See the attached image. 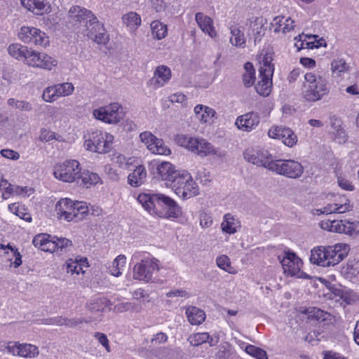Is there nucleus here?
<instances>
[{
    "instance_id": "obj_42",
    "label": "nucleus",
    "mask_w": 359,
    "mask_h": 359,
    "mask_svg": "<svg viewBox=\"0 0 359 359\" xmlns=\"http://www.w3.org/2000/svg\"><path fill=\"white\" fill-rule=\"evenodd\" d=\"M54 238L55 240L52 241L53 245H51V251H65L69 246L72 245V241L67 238L57 237H54Z\"/></svg>"
},
{
    "instance_id": "obj_37",
    "label": "nucleus",
    "mask_w": 359,
    "mask_h": 359,
    "mask_svg": "<svg viewBox=\"0 0 359 359\" xmlns=\"http://www.w3.org/2000/svg\"><path fill=\"white\" fill-rule=\"evenodd\" d=\"M111 305V302L106 297H99L93 299L89 303H87L86 307L90 311H103L105 307Z\"/></svg>"
},
{
    "instance_id": "obj_6",
    "label": "nucleus",
    "mask_w": 359,
    "mask_h": 359,
    "mask_svg": "<svg viewBox=\"0 0 359 359\" xmlns=\"http://www.w3.org/2000/svg\"><path fill=\"white\" fill-rule=\"evenodd\" d=\"M113 140L112 135L96 130L89 135L88 139L84 142V146L90 151L105 154L110 150Z\"/></svg>"
},
{
    "instance_id": "obj_52",
    "label": "nucleus",
    "mask_w": 359,
    "mask_h": 359,
    "mask_svg": "<svg viewBox=\"0 0 359 359\" xmlns=\"http://www.w3.org/2000/svg\"><path fill=\"white\" fill-rule=\"evenodd\" d=\"M39 140L43 142H49L52 140H58L57 134L48 129L43 128L41 130Z\"/></svg>"
},
{
    "instance_id": "obj_28",
    "label": "nucleus",
    "mask_w": 359,
    "mask_h": 359,
    "mask_svg": "<svg viewBox=\"0 0 359 359\" xmlns=\"http://www.w3.org/2000/svg\"><path fill=\"white\" fill-rule=\"evenodd\" d=\"M230 33L232 36L230 39V43L236 47H245L246 39L243 32V27L241 26L231 25L229 27Z\"/></svg>"
},
{
    "instance_id": "obj_8",
    "label": "nucleus",
    "mask_w": 359,
    "mask_h": 359,
    "mask_svg": "<svg viewBox=\"0 0 359 359\" xmlns=\"http://www.w3.org/2000/svg\"><path fill=\"white\" fill-rule=\"evenodd\" d=\"M270 170L290 178H299L304 172L302 164L294 160L277 159L271 164Z\"/></svg>"
},
{
    "instance_id": "obj_15",
    "label": "nucleus",
    "mask_w": 359,
    "mask_h": 359,
    "mask_svg": "<svg viewBox=\"0 0 359 359\" xmlns=\"http://www.w3.org/2000/svg\"><path fill=\"white\" fill-rule=\"evenodd\" d=\"M25 61L29 66L51 69L57 65V61L45 53L29 50Z\"/></svg>"
},
{
    "instance_id": "obj_36",
    "label": "nucleus",
    "mask_w": 359,
    "mask_h": 359,
    "mask_svg": "<svg viewBox=\"0 0 359 359\" xmlns=\"http://www.w3.org/2000/svg\"><path fill=\"white\" fill-rule=\"evenodd\" d=\"M8 53L17 60H25L27 54H29V48L27 46L18 43H13L8 48Z\"/></svg>"
},
{
    "instance_id": "obj_23",
    "label": "nucleus",
    "mask_w": 359,
    "mask_h": 359,
    "mask_svg": "<svg viewBox=\"0 0 359 359\" xmlns=\"http://www.w3.org/2000/svg\"><path fill=\"white\" fill-rule=\"evenodd\" d=\"M260 81L255 86V90L258 94L264 97H267L271 91L272 88V76L271 70L268 69L266 74H260Z\"/></svg>"
},
{
    "instance_id": "obj_30",
    "label": "nucleus",
    "mask_w": 359,
    "mask_h": 359,
    "mask_svg": "<svg viewBox=\"0 0 359 359\" xmlns=\"http://www.w3.org/2000/svg\"><path fill=\"white\" fill-rule=\"evenodd\" d=\"M186 315L188 321L191 325H200L205 319V312L203 310L193 306H189L186 309Z\"/></svg>"
},
{
    "instance_id": "obj_35",
    "label": "nucleus",
    "mask_w": 359,
    "mask_h": 359,
    "mask_svg": "<svg viewBox=\"0 0 359 359\" xmlns=\"http://www.w3.org/2000/svg\"><path fill=\"white\" fill-rule=\"evenodd\" d=\"M75 208L72 214V220L78 222L83 219V218L88 215L89 212L88 207L86 203L83 201H75Z\"/></svg>"
},
{
    "instance_id": "obj_60",
    "label": "nucleus",
    "mask_w": 359,
    "mask_h": 359,
    "mask_svg": "<svg viewBox=\"0 0 359 359\" xmlns=\"http://www.w3.org/2000/svg\"><path fill=\"white\" fill-rule=\"evenodd\" d=\"M8 352L12 353L14 355H20V344L17 345L16 344L9 342L5 347Z\"/></svg>"
},
{
    "instance_id": "obj_16",
    "label": "nucleus",
    "mask_w": 359,
    "mask_h": 359,
    "mask_svg": "<svg viewBox=\"0 0 359 359\" xmlns=\"http://www.w3.org/2000/svg\"><path fill=\"white\" fill-rule=\"evenodd\" d=\"M268 135L270 137L281 140L287 147H292L297 142V137L289 128L275 126L269 129Z\"/></svg>"
},
{
    "instance_id": "obj_24",
    "label": "nucleus",
    "mask_w": 359,
    "mask_h": 359,
    "mask_svg": "<svg viewBox=\"0 0 359 359\" xmlns=\"http://www.w3.org/2000/svg\"><path fill=\"white\" fill-rule=\"evenodd\" d=\"M294 21L290 18H285L284 16H276L273 19L271 26L274 32L282 31L283 33H287L294 29Z\"/></svg>"
},
{
    "instance_id": "obj_61",
    "label": "nucleus",
    "mask_w": 359,
    "mask_h": 359,
    "mask_svg": "<svg viewBox=\"0 0 359 359\" xmlns=\"http://www.w3.org/2000/svg\"><path fill=\"white\" fill-rule=\"evenodd\" d=\"M187 97L181 93H177L170 96L169 100L172 103H183L186 101Z\"/></svg>"
},
{
    "instance_id": "obj_49",
    "label": "nucleus",
    "mask_w": 359,
    "mask_h": 359,
    "mask_svg": "<svg viewBox=\"0 0 359 359\" xmlns=\"http://www.w3.org/2000/svg\"><path fill=\"white\" fill-rule=\"evenodd\" d=\"M344 233L348 235L357 234L359 233V222H351L345 220Z\"/></svg>"
},
{
    "instance_id": "obj_46",
    "label": "nucleus",
    "mask_w": 359,
    "mask_h": 359,
    "mask_svg": "<svg viewBox=\"0 0 359 359\" xmlns=\"http://www.w3.org/2000/svg\"><path fill=\"white\" fill-rule=\"evenodd\" d=\"M140 137L141 139V141L146 144L149 150V148L153 146L154 143L157 139V137H156L150 132L147 131L140 133Z\"/></svg>"
},
{
    "instance_id": "obj_11",
    "label": "nucleus",
    "mask_w": 359,
    "mask_h": 359,
    "mask_svg": "<svg viewBox=\"0 0 359 359\" xmlns=\"http://www.w3.org/2000/svg\"><path fill=\"white\" fill-rule=\"evenodd\" d=\"M188 145L189 151L194 152L201 157L212 155L222 158L225 156V151L215 148L210 142L203 138L191 140Z\"/></svg>"
},
{
    "instance_id": "obj_5",
    "label": "nucleus",
    "mask_w": 359,
    "mask_h": 359,
    "mask_svg": "<svg viewBox=\"0 0 359 359\" xmlns=\"http://www.w3.org/2000/svg\"><path fill=\"white\" fill-rule=\"evenodd\" d=\"M170 188L177 195L184 200L199 194L198 184L194 181L191 174L184 170L181 171L180 175H179L175 181L171 184Z\"/></svg>"
},
{
    "instance_id": "obj_64",
    "label": "nucleus",
    "mask_w": 359,
    "mask_h": 359,
    "mask_svg": "<svg viewBox=\"0 0 359 359\" xmlns=\"http://www.w3.org/2000/svg\"><path fill=\"white\" fill-rule=\"evenodd\" d=\"M330 126H331L332 128L334 131L337 130L338 129L341 128V119L339 118L337 116H331L330 118Z\"/></svg>"
},
{
    "instance_id": "obj_29",
    "label": "nucleus",
    "mask_w": 359,
    "mask_h": 359,
    "mask_svg": "<svg viewBox=\"0 0 359 359\" xmlns=\"http://www.w3.org/2000/svg\"><path fill=\"white\" fill-rule=\"evenodd\" d=\"M147 177V171L143 165L137 166L128 177V184L132 187H140Z\"/></svg>"
},
{
    "instance_id": "obj_45",
    "label": "nucleus",
    "mask_w": 359,
    "mask_h": 359,
    "mask_svg": "<svg viewBox=\"0 0 359 359\" xmlns=\"http://www.w3.org/2000/svg\"><path fill=\"white\" fill-rule=\"evenodd\" d=\"M331 69L332 72L340 74L347 71L348 69V65L343 59L334 60L331 64Z\"/></svg>"
},
{
    "instance_id": "obj_13",
    "label": "nucleus",
    "mask_w": 359,
    "mask_h": 359,
    "mask_svg": "<svg viewBox=\"0 0 359 359\" xmlns=\"http://www.w3.org/2000/svg\"><path fill=\"white\" fill-rule=\"evenodd\" d=\"M74 87L72 83H57L45 88L42 97L47 102H53L60 97H65L73 93Z\"/></svg>"
},
{
    "instance_id": "obj_51",
    "label": "nucleus",
    "mask_w": 359,
    "mask_h": 359,
    "mask_svg": "<svg viewBox=\"0 0 359 359\" xmlns=\"http://www.w3.org/2000/svg\"><path fill=\"white\" fill-rule=\"evenodd\" d=\"M94 337L107 352L109 353L111 351L109 339L105 334L97 332L94 334Z\"/></svg>"
},
{
    "instance_id": "obj_21",
    "label": "nucleus",
    "mask_w": 359,
    "mask_h": 359,
    "mask_svg": "<svg viewBox=\"0 0 359 359\" xmlns=\"http://www.w3.org/2000/svg\"><path fill=\"white\" fill-rule=\"evenodd\" d=\"M171 77L170 69L164 65L158 66L155 72L153 78L150 80V84L155 88L163 86Z\"/></svg>"
},
{
    "instance_id": "obj_57",
    "label": "nucleus",
    "mask_w": 359,
    "mask_h": 359,
    "mask_svg": "<svg viewBox=\"0 0 359 359\" xmlns=\"http://www.w3.org/2000/svg\"><path fill=\"white\" fill-rule=\"evenodd\" d=\"M167 340L168 336L166 334L163 332H158L156 334L154 335L151 339V343L153 344L158 345L166 342Z\"/></svg>"
},
{
    "instance_id": "obj_47",
    "label": "nucleus",
    "mask_w": 359,
    "mask_h": 359,
    "mask_svg": "<svg viewBox=\"0 0 359 359\" xmlns=\"http://www.w3.org/2000/svg\"><path fill=\"white\" fill-rule=\"evenodd\" d=\"M272 58L270 56L266 55L262 60L263 66L259 68L260 74H266L268 69L271 70V76H273L274 67L271 64Z\"/></svg>"
},
{
    "instance_id": "obj_63",
    "label": "nucleus",
    "mask_w": 359,
    "mask_h": 359,
    "mask_svg": "<svg viewBox=\"0 0 359 359\" xmlns=\"http://www.w3.org/2000/svg\"><path fill=\"white\" fill-rule=\"evenodd\" d=\"M316 307H302L299 309L300 313L305 314L308 316L309 319H315Z\"/></svg>"
},
{
    "instance_id": "obj_4",
    "label": "nucleus",
    "mask_w": 359,
    "mask_h": 359,
    "mask_svg": "<svg viewBox=\"0 0 359 359\" xmlns=\"http://www.w3.org/2000/svg\"><path fill=\"white\" fill-rule=\"evenodd\" d=\"M304 79L307 85H304L303 96L309 102H316L320 100L325 95L328 94L326 80L322 76H316L313 73H306Z\"/></svg>"
},
{
    "instance_id": "obj_18",
    "label": "nucleus",
    "mask_w": 359,
    "mask_h": 359,
    "mask_svg": "<svg viewBox=\"0 0 359 359\" xmlns=\"http://www.w3.org/2000/svg\"><path fill=\"white\" fill-rule=\"evenodd\" d=\"M284 272L290 276H294L300 271L302 266V259L297 255L290 251L285 252V257L280 261Z\"/></svg>"
},
{
    "instance_id": "obj_40",
    "label": "nucleus",
    "mask_w": 359,
    "mask_h": 359,
    "mask_svg": "<svg viewBox=\"0 0 359 359\" xmlns=\"http://www.w3.org/2000/svg\"><path fill=\"white\" fill-rule=\"evenodd\" d=\"M126 257L124 255H118L112 262V265L109 267L110 273L112 276L118 277L121 274V269L126 264Z\"/></svg>"
},
{
    "instance_id": "obj_48",
    "label": "nucleus",
    "mask_w": 359,
    "mask_h": 359,
    "mask_svg": "<svg viewBox=\"0 0 359 359\" xmlns=\"http://www.w3.org/2000/svg\"><path fill=\"white\" fill-rule=\"evenodd\" d=\"M92 321L91 318H72L69 319L65 318V323L64 325L67 326L69 327L73 328L83 323H88Z\"/></svg>"
},
{
    "instance_id": "obj_33",
    "label": "nucleus",
    "mask_w": 359,
    "mask_h": 359,
    "mask_svg": "<svg viewBox=\"0 0 359 359\" xmlns=\"http://www.w3.org/2000/svg\"><path fill=\"white\" fill-rule=\"evenodd\" d=\"M224 219L221 224L222 231L229 234L235 233L237 229L241 226L239 222L230 214H226Z\"/></svg>"
},
{
    "instance_id": "obj_50",
    "label": "nucleus",
    "mask_w": 359,
    "mask_h": 359,
    "mask_svg": "<svg viewBox=\"0 0 359 359\" xmlns=\"http://www.w3.org/2000/svg\"><path fill=\"white\" fill-rule=\"evenodd\" d=\"M8 250H11V255L14 257V261L11 263V266L18 268L22 264V256L17 249H15L10 244H8Z\"/></svg>"
},
{
    "instance_id": "obj_7",
    "label": "nucleus",
    "mask_w": 359,
    "mask_h": 359,
    "mask_svg": "<svg viewBox=\"0 0 359 359\" xmlns=\"http://www.w3.org/2000/svg\"><path fill=\"white\" fill-rule=\"evenodd\" d=\"M80 163L76 160H66L54 167L53 175L55 178L68 183L75 182L79 178L81 170Z\"/></svg>"
},
{
    "instance_id": "obj_19",
    "label": "nucleus",
    "mask_w": 359,
    "mask_h": 359,
    "mask_svg": "<svg viewBox=\"0 0 359 359\" xmlns=\"http://www.w3.org/2000/svg\"><path fill=\"white\" fill-rule=\"evenodd\" d=\"M259 121L260 118L257 113L249 112L238 116L235 123L239 129L250 131L258 126Z\"/></svg>"
},
{
    "instance_id": "obj_3",
    "label": "nucleus",
    "mask_w": 359,
    "mask_h": 359,
    "mask_svg": "<svg viewBox=\"0 0 359 359\" xmlns=\"http://www.w3.org/2000/svg\"><path fill=\"white\" fill-rule=\"evenodd\" d=\"M69 13L71 22L78 33L83 34L85 31L88 30V27L93 25L95 23H97L99 29L103 30L102 29V23L100 22L97 17L90 10L75 6L69 9ZM95 26L96 27V25Z\"/></svg>"
},
{
    "instance_id": "obj_62",
    "label": "nucleus",
    "mask_w": 359,
    "mask_h": 359,
    "mask_svg": "<svg viewBox=\"0 0 359 359\" xmlns=\"http://www.w3.org/2000/svg\"><path fill=\"white\" fill-rule=\"evenodd\" d=\"M338 184L339 186L343 189L348 191H353L354 189V187L346 179L338 177Z\"/></svg>"
},
{
    "instance_id": "obj_20",
    "label": "nucleus",
    "mask_w": 359,
    "mask_h": 359,
    "mask_svg": "<svg viewBox=\"0 0 359 359\" xmlns=\"http://www.w3.org/2000/svg\"><path fill=\"white\" fill-rule=\"evenodd\" d=\"M74 205L75 202L69 198L60 199L55 205L57 217L60 219L63 217L65 220L71 222L72 220V214L75 208Z\"/></svg>"
},
{
    "instance_id": "obj_44",
    "label": "nucleus",
    "mask_w": 359,
    "mask_h": 359,
    "mask_svg": "<svg viewBox=\"0 0 359 359\" xmlns=\"http://www.w3.org/2000/svg\"><path fill=\"white\" fill-rule=\"evenodd\" d=\"M39 354V351L36 346L32 344H20V356L22 357H34Z\"/></svg>"
},
{
    "instance_id": "obj_34",
    "label": "nucleus",
    "mask_w": 359,
    "mask_h": 359,
    "mask_svg": "<svg viewBox=\"0 0 359 359\" xmlns=\"http://www.w3.org/2000/svg\"><path fill=\"white\" fill-rule=\"evenodd\" d=\"M244 73L242 75L243 85L246 88H250L255 82V69L252 62H247L244 65Z\"/></svg>"
},
{
    "instance_id": "obj_58",
    "label": "nucleus",
    "mask_w": 359,
    "mask_h": 359,
    "mask_svg": "<svg viewBox=\"0 0 359 359\" xmlns=\"http://www.w3.org/2000/svg\"><path fill=\"white\" fill-rule=\"evenodd\" d=\"M1 154L2 156L12 160H18L20 158V154L11 149H1Z\"/></svg>"
},
{
    "instance_id": "obj_12",
    "label": "nucleus",
    "mask_w": 359,
    "mask_h": 359,
    "mask_svg": "<svg viewBox=\"0 0 359 359\" xmlns=\"http://www.w3.org/2000/svg\"><path fill=\"white\" fill-rule=\"evenodd\" d=\"M158 260L155 258L142 260L133 268V277L135 279L149 282L151 280L154 271L159 269Z\"/></svg>"
},
{
    "instance_id": "obj_10",
    "label": "nucleus",
    "mask_w": 359,
    "mask_h": 359,
    "mask_svg": "<svg viewBox=\"0 0 359 359\" xmlns=\"http://www.w3.org/2000/svg\"><path fill=\"white\" fill-rule=\"evenodd\" d=\"M18 37L25 43L46 47L49 43L46 34L41 29L29 26H22L18 32Z\"/></svg>"
},
{
    "instance_id": "obj_31",
    "label": "nucleus",
    "mask_w": 359,
    "mask_h": 359,
    "mask_svg": "<svg viewBox=\"0 0 359 359\" xmlns=\"http://www.w3.org/2000/svg\"><path fill=\"white\" fill-rule=\"evenodd\" d=\"M50 236L46 233H39L35 236L32 243L36 248L46 252H51V245H53Z\"/></svg>"
},
{
    "instance_id": "obj_14",
    "label": "nucleus",
    "mask_w": 359,
    "mask_h": 359,
    "mask_svg": "<svg viewBox=\"0 0 359 359\" xmlns=\"http://www.w3.org/2000/svg\"><path fill=\"white\" fill-rule=\"evenodd\" d=\"M244 158L246 161L258 166H263L270 170L271 164L274 163L276 160L266 149L246 150L243 153Z\"/></svg>"
},
{
    "instance_id": "obj_53",
    "label": "nucleus",
    "mask_w": 359,
    "mask_h": 359,
    "mask_svg": "<svg viewBox=\"0 0 359 359\" xmlns=\"http://www.w3.org/2000/svg\"><path fill=\"white\" fill-rule=\"evenodd\" d=\"M331 225V231L337 233H344L345 220L332 221Z\"/></svg>"
},
{
    "instance_id": "obj_55",
    "label": "nucleus",
    "mask_w": 359,
    "mask_h": 359,
    "mask_svg": "<svg viewBox=\"0 0 359 359\" xmlns=\"http://www.w3.org/2000/svg\"><path fill=\"white\" fill-rule=\"evenodd\" d=\"M80 257H76L74 259L70 258L66 262V268L68 273H74L76 267L79 266V259Z\"/></svg>"
},
{
    "instance_id": "obj_54",
    "label": "nucleus",
    "mask_w": 359,
    "mask_h": 359,
    "mask_svg": "<svg viewBox=\"0 0 359 359\" xmlns=\"http://www.w3.org/2000/svg\"><path fill=\"white\" fill-rule=\"evenodd\" d=\"M219 268L227 271V267L230 266L229 258L226 255L218 257L216 260Z\"/></svg>"
},
{
    "instance_id": "obj_9",
    "label": "nucleus",
    "mask_w": 359,
    "mask_h": 359,
    "mask_svg": "<svg viewBox=\"0 0 359 359\" xmlns=\"http://www.w3.org/2000/svg\"><path fill=\"white\" fill-rule=\"evenodd\" d=\"M93 114L96 119L109 124L118 123L124 116L123 107L117 102L96 109Z\"/></svg>"
},
{
    "instance_id": "obj_59",
    "label": "nucleus",
    "mask_w": 359,
    "mask_h": 359,
    "mask_svg": "<svg viewBox=\"0 0 359 359\" xmlns=\"http://www.w3.org/2000/svg\"><path fill=\"white\" fill-rule=\"evenodd\" d=\"M335 140L339 143H345L347 140V135L345 130L341 128L335 131Z\"/></svg>"
},
{
    "instance_id": "obj_32",
    "label": "nucleus",
    "mask_w": 359,
    "mask_h": 359,
    "mask_svg": "<svg viewBox=\"0 0 359 359\" xmlns=\"http://www.w3.org/2000/svg\"><path fill=\"white\" fill-rule=\"evenodd\" d=\"M196 117L202 123L208 122L216 114L215 111L202 104H198L194 107Z\"/></svg>"
},
{
    "instance_id": "obj_41",
    "label": "nucleus",
    "mask_w": 359,
    "mask_h": 359,
    "mask_svg": "<svg viewBox=\"0 0 359 359\" xmlns=\"http://www.w3.org/2000/svg\"><path fill=\"white\" fill-rule=\"evenodd\" d=\"M149 150L154 153L160 155H169L171 153L170 149L164 144L162 139L157 138L153 146L149 148Z\"/></svg>"
},
{
    "instance_id": "obj_43",
    "label": "nucleus",
    "mask_w": 359,
    "mask_h": 359,
    "mask_svg": "<svg viewBox=\"0 0 359 359\" xmlns=\"http://www.w3.org/2000/svg\"><path fill=\"white\" fill-rule=\"evenodd\" d=\"M210 335L208 332L194 334L189 338L190 344L194 346H199L208 341Z\"/></svg>"
},
{
    "instance_id": "obj_25",
    "label": "nucleus",
    "mask_w": 359,
    "mask_h": 359,
    "mask_svg": "<svg viewBox=\"0 0 359 359\" xmlns=\"http://www.w3.org/2000/svg\"><path fill=\"white\" fill-rule=\"evenodd\" d=\"M195 19L203 32L209 34L212 38L216 36V32L212 26L213 21L212 18L205 15L203 13L198 12L195 15Z\"/></svg>"
},
{
    "instance_id": "obj_2",
    "label": "nucleus",
    "mask_w": 359,
    "mask_h": 359,
    "mask_svg": "<svg viewBox=\"0 0 359 359\" xmlns=\"http://www.w3.org/2000/svg\"><path fill=\"white\" fill-rule=\"evenodd\" d=\"M349 250V245L342 243L334 246L317 247L311 250L310 261L322 266H334L347 256Z\"/></svg>"
},
{
    "instance_id": "obj_22",
    "label": "nucleus",
    "mask_w": 359,
    "mask_h": 359,
    "mask_svg": "<svg viewBox=\"0 0 359 359\" xmlns=\"http://www.w3.org/2000/svg\"><path fill=\"white\" fill-rule=\"evenodd\" d=\"M95 23L93 25H90L88 27V30L85 31L83 35L87 36L89 39H92L93 41L97 43L98 44H106L109 41V35L106 33L105 29L102 24V29H99L97 25L96 27Z\"/></svg>"
},
{
    "instance_id": "obj_26",
    "label": "nucleus",
    "mask_w": 359,
    "mask_h": 359,
    "mask_svg": "<svg viewBox=\"0 0 359 359\" xmlns=\"http://www.w3.org/2000/svg\"><path fill=\"white\" fill-rule=\"evenodd\" d=\"M78 177L79 179L75 181V183L79 186H86V187L97 184L100 180L97 174L81 169Z\"/></svg>"
},
{
    "instance_id": "obj_56",
    "label": "nucleus",
    "mask_w": 359,
    "mask_h": 359,
    "mask_svg": "<svg viewBox=\"0 0 359 359\" xmlns=\"http://www.w3.org/2000/svg\"><path fill=\"white\" fill-rule=\"evenodd\" d=\"M6 192L12 194H20L24 192L27 193V187H13L11 184H8V187L5 188Z\"/></svg>"
},
{
    "instance_id": "obj_27",
    "label": "nucleus",
    "mask_w": 359,
    "mask_h": 359,
    "mask_svg": "<svg viewBox=\"0 0 359 359\" xmlns=\"http://www.w3.org/2000/svg\"><path fill=\"white\" fill-rule=\"evenodd\" d=\"M22 6L36 15H41L49 6L47 0H21Z\"/></svg>"
},
{
    "instance_id": "obj_38",
    "label": "nucleus",
    "mask_w": 359,
    "mask_h": 359,
    "mask_svg": "<svg viewBox=\"0 0 359 359\" xmlns=\"http://www.w3.org/2000/svg\"><path fill=\"white\" fill-rule=\"evenodd\" d=\"M123 22L131 30H135L140 25L141 18L136 13L130 12L123 15Z\"/></svg>"
},
{
    "instance_id": "obj_39",
    "label": "nucleus",
    "mask_w": 359,
    "mask_h": 359,
    "mask_svg": "<svg viewBox=\"0 0 359 359\" xmlns=\"http://www.w3.org/2000/svg\"><path fill=\"white\" fill-rule=\"evenodd\" d=\"M152 35L157 39H163L167 34V27L160 21L155 20L151 23Z\"/></svg>"
},
{
    "instance_id": "obj_1",
    "label": "nucleus",
    "mask_w": 359,
    "mask_h": 359,
    "mask_svg": "<svg viewBox=\"0 0 359 359\" xmlns=\"http://www.w3.org/2000/svg\"><path fill=\"white\" fill-rule=\"evenodd\" d=\"M137 199L151 215L163 218H177L181 214V208L177 203L163 194L141 193Z\"/></svg>"
},
{
    "instance_id": "obj_17",
    "label": "nucleus",
    "mask_w": 359,
    "mask_h": 359,
    "mask_svg": "<svg viewBox=\"0 0 359 359\" xmlns=\"http://www.w3.org/2000/svg\"><path fill=\"white\" fill-rule=\"evenodd\" d=\"M157 174L163 181H165V185L168 187H171V184L175 181L179 175H180L181 170H176L175 166L170 162H163L159 164L157 168Z\"/></svg>"
}]
</instances>
